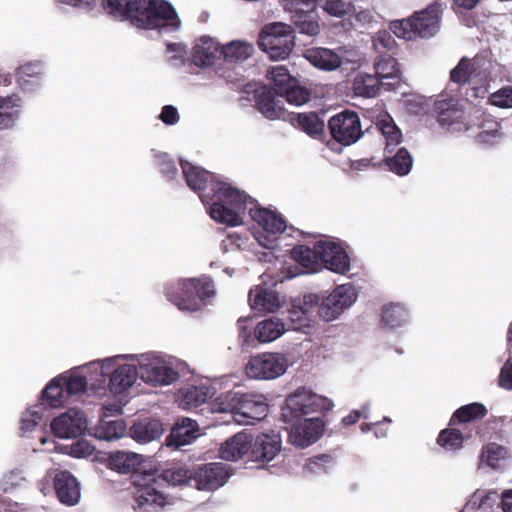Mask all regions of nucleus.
I'll list each match as a JSON object with an SVG mask.
<instances>
[{"mask_svg":"<svg viewBox=\"0 0 512 512\" xmlns=\"http://www.w3.org/2000/svg\"><path fill=\"white\" fill-rule=\"evenodd\" d=\"M318 253L320 265L335 273L344 274L350 269V260L346 251L338 244L331 241H319Z\"/></svg>","mask_w":512,"mask_h":512,"instance_id":"nucleus-17","label":"nucleus"},{"mask_svg":"<svg viewBox=\"0 0 512 512\" xmlns=\"http://www.w3.org/2000/svg\"><path fill=\"white\" fill-rule=\"evenodd\" d=\"M441 14L440 3L434 1L408 18L391 21L389 28L394 35L405 40L429 38L438 31Z\"/></svg>","mask_w":512,"mask_h":512,"instance_id":"nucleus-5","label":"nucleus"},{"mask_svg":"<svg viewBox=\"0 0 512 512\" xmlns=\"http://www.w3.org/2000/svg\"><path fill=\"white\" fill-rule=\"evenodd\" d=\"M311 138L319 140L334 152H341L343 146L358 141L363 130H304Z\"/></svg>","mask_w":512,"mask_h":512,"instance_id":"nucleus-18","label":"nucleus"},{"mask_svg":"<svg viewBox=\"0 0 512 512\" xmlns=\"http://www.w3.org/2000/svg\"><path fill=\"white\" fill-rule=\"evenodd\" d=\"M292 21L301 34L316 36L320 32V25L313 15V10H301L294 13Z\"/></svg>","mask_w":512,"mask_h":512,"instance_id":"nucleus-44","label":"nucleus"},{"mask_svg":"<svg viewBox=\"0 0 512 512\" xmlns=\"http://www.w3.org/2000/svg\"><path fill=\"white\" fill-rule=\"evenodd\" d=\"M488 414L487 408L479 402H473L463 405L454 411L449 426H458L470 424L476 420H481Z\"/></svg>","mask_w":512,"mask_h":512,"instance_id":"nucleus-32","label":"nucleus"},{"mask_svg":"<svg viewBox=\"0 0 512 512\" xmlns=\"http://www.w3.org/2000/svg\"><path fill=\"white\" fill-rule=\"evenodd\" d=\"M318 252V242L313 249L305 245H296L291 250V256L303 267L317 271L320 267V254Z\"/></svg>","mask_w":512,"mask_h":512,"instance_id":"nucleus-40","label":"nucleus"},{"mask_svg":"<svg viewBox=\"0 0 512 512\" xmlns=\"http://www.w3.org/2000/svg\"><path fill=\"white\" fill-rule=\"evenodd\" d=\"M135 482L140 484L142 488L133 492L134 510L137 512H154L167 504V497L160 488L164 484L172 486L187 484L192 486V469L173 466L161 473H158L157 470H149L143 476L136 475Z\"/></svg>","mask_w":512,"mask_h":512,"instance_id":"nucleus-2","label":"nucleus"},{"mask_svg":"<svg viewBox=\"0 0 512 512\" xmlns=\"http://www.w3.org/2000/svg\"><path fill=\"white\" fill-rule=\"evenodd\" d=\"M68 396L78 395L87 390V378L80 374H71L69 376L59 375Z\"/></svg>","mask_w":512,"mask_h":512,"instance_id":"nucleus-54","label":"nucleus"},{"mask_svg":"<svg viewBox=\"0 0 512 512\" xmlns=\"http://www.w3.org/2000/svg\"><path fill=\"white\" fill-rule=\"evenodd\" d=\"M86 428L87 420L84 413L75 409H69L51 422V429L54 435L59 438L79 437Z\"/></svg>","mask_w":512,"mask_h":512,"instance_id":"nucleus-15","label":"nucleus"},{"mask_svg":"<svg viewBox=\"0 0 512 512\" xmlns=\"http://www.w3.org/2000/svg\"><path fill=\"white\" fill-rule=\"evenodd\" d=\"M248 299L251 308L258 312H274L280 307L278 294L262 286L251 289Z\"/></svg>","mask_w":512,"mask_h":512,"instance_id":"nucleus-27","label":"nucleus"},{"mask_svg":"<svg viewBox=\"0 0 512 512\" xmlns=\"http://www.w3.org/2000/svg\"><path fill=\"white\" fill-rule=\"evenodd\" d=\"M163 431V425L159 419L145 417L134 422L130 428V435L139 443H148L159 438Z\"/></svg>","mask_w":512,"mask_h":512,"instance_id":"nucleus-24","label":"nucleus"},{"mask_svg":"<svg viewBox=\"0 0 512 512\" xmlns=\"http://www.w3.org/2000/svg\"><path fill=\"white\" fill-rule=\"evenodd\" d=\"M475 67L471 59L463 57L458 64L450 71V80L458 85H464L474 73Z\"/></svg>","mask_w":512,"mask_h":512,"instance_id":"nucleus-50","label":"nucleus"},{"mask_svg":"<svg viewBox=\"0 0 512 512\" xmlns=\"http://www.w3.org/2000/svg\"><path fill=\"white\" fill-rule=\"evenodd\" d=\"M432 111L437 122L442 126L461 124L466 114L460 99L444 93L435 100Z\"/></svg>","mask_w":512,"mask_h":512,"instance_id":"nucleus-14","label":"nucleus"},{"mask_svg":"<svg viewBox=\"0 0 512 512\" xmlns=\"http://www.w3.org/2000/svg\"><path fill=\"white\" fill-rule=\"evenodd\" d=\"M253 441V435L246 431L239 432L223 443L220 447V457L226 461H235L248 452Z\"/></svg>","mask_w":512,"mask_h":512,"instance_id":"nucleus-22","label":"nucleus"},{"mask_svg":"<svg viewBox=\"0 0 512 512\" xmlns=\"http://www.w3.org/2000/svg\"><path fill=\"white\" fill-rule=\"evenodd\" d=\"M213 395L214 389L211 386L188 385L179 390L178 401L183 408L191 409L205 403Z\"/></svg>","mask_w":512,"mask_h":512,"instance_id":"nucleus-25","label":"nucleus"},{"mask_svg":"<svg viewBox=\"0 0 512 512\" xmlns=\"http://www.w3.org/2000/svg\"><path fill=\"white\" fill-rule=\"evenodd\" d=\"M139 376L143 381L154 386L170 385L179 378V374L176 370L158 362L140 364Z\"/></svg>","mask_w":512,"mask_h":512,"instance_id":"nucleus-20","label":"nucleus"},{"mask_svg":"<svg viewBox=\"0 0 512 512\" xmlns=\"http://www.w3.org/2000/svg\"><path fill=\"white\" fill-rule=\"evenodd\" d=\"M253 51V46L246 42L232 41L221 46L220 55L228 62H239L249 58Z\"/></svg>","mask_w":512,"mask_h":512,"instance_id":"nucleus-43","label":"nucleus"},{"mask_svg":"<svg viewBox=\"0 0 512 512\" xmlns=\"http://www.w3.org/2000/svg\"><path fill=\"white\" fill-rule=\"evenodd\" d=\"M95 437L101 440H115L121 438L126 431V424L122 419H101L93 428Z\"/></svg>","mask_w":512,"mask_h":512,"instance_id":"nucleus-37","label":"nucleus"},{"mask_svg":"<svg viewBox=\"0 0 512 512\" xmlns=\"http://www.w3.org/2000/svg\"><path fill=\"white\" fill-rule=\"evenodd\" d=\"M330 460L331 457L329 455H318L309 459L305 467L312 473L326 472L325 464L329 463Z\"/></svg>","mask_w":512,"mask_h":512,"instance_id":"nucleus-62","label":"nucleus"},{"mask_svg":"<svg viewBox=\"0 0 512 512\" xmlns=\"http://www.w3.org/2000/svg\"><path fill=\"white\" fill-rule=\"evenodd\" d=\"M372 47L378 55H396L398 44L387 30H380L372 37Z\"/></svg>","mask_w":512,"mask_h":512,"instance_id":"nucleus-47","label":"nucleus"},{"mask_svg":"<svg viewBox=\"0 0 512 512\" xmlns=\"http://www.w3.org/2000/svg\"><path fill=\"white\" fill-rule=\"evenodd\" d=\"M259 48L273 60L289 57L295 46V31L291 25L274 22L266 24L258 38Z\"/></svg>","mask_w":512,"mask_h":512,"instance_id":"nucleus-7","label":"nucleus"},{"mask_svg":"<svg viewBox=\"0 0 512 512\" xmlns=\"http://www.w3.org/2000/svg\"><path fill=\"white\" fill-rule=\"evenodd\" d=\"M322 298L313 293L305 294L302 298L295 299L292 303L298 304L305 315L311 317V314L317 310L319 314V306L321 304Z\"/></svg>","mask_w":512,"mask_h":512,"instance_id":"nucleus-57","label":"nucleus"},{"mask_svg":"<svg viewBox=\"0 0 512 512\" xmlns=\"http://www.w3.org/2000/svg\"><path fill=\"white\" fill-rule=\"evenodd\" d=\"M386 168L395 173L398 176L407 175L413 165V158L409 151L402 147L400 148L394 156H387L383 160Z\"/></svg>","mask_w":512,"mask_h":512,"instance_id":"nucleus-38","label":"nucleus"},{"mask_svg":"<svg viewBox=\"0 0 512 512\" xmlns=\"http://www.w3.org/2000/svg\"><path fill=\"white\" fill-rule=\"evenodd\" d=\"M67 397L60 376L53 378L42 391L43 400L53 408L63 406Z\"/></svg>","mask_w":512,"mask_h":512,"instance_id":"nucleus-42","label":"nucleus"},{"mask_svg":"<svg viewBox=\"0 0 512 512\" xmlns=\"http://www.w3.org/2000/svg\"><path fill=\"white\" fill-rule=\"evenodd\" d=\"M255 104L258 111L267 119L286 120L287 111L280 107L275 100V92L266 87H259L254 91Z\"/></svg>","mask_w":512,"mask_h":512,"instance_id":"nucleus-23","label":"nucleus"},{"mask_svg":"<svg viewBox=\"0 0 512 512\" xmlns=\"http://www.w3.org/2000/svg\"><path fill=\"white\" fill-rule=\"evenodd\" d=\"M375 75L383 85H394L401 77L395 55H378L374 62Z\"/></svg>","mask_w":512,"mask_h":512,"instance_id":"nucleus-30","label":"nucleus"},{"mask_svg":"<svg viewBox=\"0 0 512 512\" xmlns=\"http://www.w3.org/2000/svg\"><path fill=\"white\" fill-rule=\"evenodd\" d=\"M54 489L61 503L73 506L80 499V485L68 471H61L54 478Z\"/></svg>","mask_w":512,"mask_h":512,"instance_id":"nucleus-21","label":"nucleus"},{"mask_svg":"<svg viewBox=\"0 0 512 512\" xmlns=\"http://www.w3.org/2000/svg\"><path fill=\"white\" fill-rule=\"evenodd\" d=\"M497 493L495 491L476 490L469 501L472 508L489 512L496 501Z\"/></svg>","mask_w":512,"mask_h":512,"instance_id":"nucleus-52","label":"nucleus"},{"mask_svg":"<svg viewBox=\"0 0 512 512\" xmlns=\"http://www.w3.org/2000/svg\"><path fill=\"white\" fill-rule=\"evenodd\" d=\"M324 426V421L319 417L303 419L291 428L289 441L301 448L308 447L321 437Z\"/></svg>","mask_w":512,"mask_h":512,"instance_id":"nucleus-16","label":"nucleus"},{"mask_svg":"<svg viewBox=\"0 0 512 512\" xmlns=\"http://www.w3.org/2000/svg\"><path fill=\"white\" fill-rule=\"evenodd\" d=\"M279 96L284 97L290 104L300 106L310 100L311 91L304 86H301L298 80H295L287 89H285Z\"/></svg>","mask_w":512,"mask_h":512,"instance_id":"nucleus-48","label":"nucleus"},{"mask_svg":"<svg viewBox=\"0 0 512 512\" xmlns=\"http://www.w3.org/2000/svg\"><path fill=\"white\" fill-rule=\"evenodd\" d=\"M248 318H239L237 321L239 329V339L241 340L242 347H253L257 341L255 333L253 334L251 329L247 326Z\"/></svg>","mask_w":512,"mask_h":512,"instance_id":"nucleus-58","label":"nucleus"},{"mask_svg":"<svg viewBox=\"0 0 512 512\" xmlns=\"http://www.w3.org/2000/svg\"><path fill=\"white\" fill-rule=\"evenodd\" d=\"M284 324L278 318H270L258 323L255 328V336L260 343H268L276 340L284 333Z\"/></svg>","mask_w":512,"mask_h":512,"instance_id":"nucleus-39","label":"nucleus"},{"mask_svg":"<svg viewBox=\"0 0 512 512\" xmlns=\"http://www.w3.org/2000/svg\"><path fill=\"white\" fill-rule=\"evenodd\" d=\"M288 314L290 321L297 325L296 328L308 326L310 322V317L308 315H305V312L302 311L298 304L292 303L291 309H289Z\"/></svg>","mask_w":512,"mask_h":512,"instance_id":"nucleus-60","label":"nucleus"},{"mask_svg":"<svg viewBox=\"0 0 512 512\" xmlns=\"http://www.w3.org/2000/svg\"><path fill=\"white\" fill-rule=\"evenodd\" d=\"M322 9L333 17L342 18L354 11V6L344 0H325Z\"/></svg>","mask_w":512,"mask_h":512,"instance_id":"nucleus-55","label":"nucleus"},{"mask_svg":"<svg viewBox=\"0 0 512 512\" xmlns=\"http://www.w3.org/2000/svg\"><path fill=\"white\" fill-rule=\"evenodd\" d=\"M230 477L226 464L212 462L192 469V486L198 490L212 491L223 486Z\"/></svg>","mask_w":512,"mask_h":512,"instance_id":"nucleus-11","label":"nucleus"},{"mask_svg":"<svg viewBox=\"0 0 512 512\" xmlns=\"http://www.w3.org/2000/svg\"><path fill=\"white\" fill-rule=\"evenodd\" d=\"M249 215L269 234L278 235L283 233L286 229L284 218L268 209L257 206L250 207Z\"/></svg>","mask_w":512,"mask_h":512,"instance_id":"nucleus-26","label":"nucleus"},{"mask_svg":"<svg viewBox=\"0 0 512 512\" xmlns=\"http://www.w3.org/2000/svg\"><path fill=\"white\" fill-rule=\"evenodd\" d=\"M382 84L375 74L359 72L353 79L352 90L356 96L365 98L376 97Z\"/></svg>","mask_w":512,"mask_h":512,"instance_id":"nucleus-34","label":"nucleus"},{"mask_svg":"<svg viewBox=\"0 0 512 512\" xmlns=\"http://www.w3.org/2000/svg\"><path fill=\"white\" fill-rule=\"evenodd\" d=\"M356 298V291L351 284L337 286L327 297L322 298L319 317L326 322L336 319Z\"/></svg>","mask_w":512,"mask_h":512,"instance_id":"nucleus-9","label":"nucleus"},{"mask_svg":"<svg viewBox=\"0 0 512 512\" xmlns=\"http://www.w3.org/2000/svg\"><path fill=\"white\" fill-rule=\"evenodd\" d=\"M489 103L499 108H512V86L507 85L490 94Z\"/></svg>","mask_w":512,"mask_h":512,"instance_id":"nucleus-56","label":"nucleus"},{"mask_svg":"<svg viewBox=\"0 0 512 512\" xmlns=\"http://www.w3.org/2000/svg\"><path fill=\"white\" fill-rule=\"evenodd\" d=\"M286 120H288L293 126L298 125L299 128H324V122L320 120L318 114L315 112H287Z\"/></svg>","mask_w":512,"mask_h":512,"instance_id":"nucleus-49","label":"nucleus"},{"mask_svg":"<svg viewBox=\"0 0 512 512\" xmlns=\"http://www.w3.org/2000/svg\"><path fill=\"white\" fill-rule=\"evenodd\" d=\"M105 12L143 29H157L165 22L175 28L180 25L173 6L165 0H102Z\"/></svg>","mask_w":512,"mask_h":512,"instance_id":"nucleus-1","label":"nucleus"},{"mask_svg":"<svg viewBox=\"0 0 512 512\" xmlns=\"http://www.w3.org/2000/svg\"><path fill=\"white\" fill-rule=\"evenodd\" d=\"M267 78L270 79L273 84V92L276 93V95H280L285 89H287L295 80L289 70L284 65H276L271 67L267 71Z\"/></svg>","mask_w":512,"mask_h":512,"instance_id":"nucleus-45","label":"nucleus"},{"mask_svg":"<svg viewBox=\"0 0 512 512\" xmlns=\"http://www.w3.org/2000/svg\"><path fill=\"white\" fill-rule=\"evenodd\" d=\"M215 412H231L240 424L252 425L264 419L268 405L263 396L228 391L220 394L212 403Z\"/></svg>","mask_w":512,"mask_h":512,"instance_id":"nucleus-4","label":"nucleus"},{"mask_svg":"<svg viewBox=\"0 0 512 512\" xmlns=\"http://www.w3.org/2000/svg\"><path fill=\"white\" fill-rule=\"evenodd\" d=\"M180 166L188 187L198 193L203 203H209L212 189L216 188L220 180L215 174L188 161L180 160Z\"/></svg>","mask_w":512,"mask_h":512,"instance_id":"nucleus-10","label":"nucleus"},{"mask_svg":"<svg viewBox=\"0 0 512 512\" xmlns=\"http://www.w3.org/2000/svg\"><path fill=\"white\" fill-rule=\"evenodd\" d=\"M144 463L143 455L134 452L115 451L111 452L107 458V467L109 469L119 474H131L135 491L142 488L140 484L135 482V476H143L149 472V470L145 469Z\"/></svg>","mask_w":512,"mask_h":512,"instance_id":"nucleus-12","label":"nucleus"},{"mask_svg":"<svg viewBox=\"0 0 512 512\" xmlns=\"http://www.w3.org/2000/svg\"><path fill=\"white\" fill-rule=\"evenodd\" d=\"M405 310L400 305L389 304L383 308L382 323L389 327L395 328L405 321Z\"/></svg>","mask_w":512,"mask_h":512,"instance_id":"nucleus-53","label":"nucleus"},{"mask_svg":"<svg viewBox=\"0 0 512 512\" xmlns=\"http://www.w3.org/2000/svg\"><path fill=\"white\" fill-rule=\"evenodd\" d=\"M281 449V438L278 434L262 433L253 437L250 456L253 461L269 462Z\"/></svg>","mask_w":512,"mask_h":512,"instance_id":"nucleus-19","label":"nucleus"},{"mask_svg":"<svg viewBox=\"0 0 512 512\" xmlns=\"http://www.w3.org/2000/svg\"><path fill=\"white\" fill-rule=\"evenodd\" d=\"M471 438V434H464L457 426H449L440 431L437 444L445 451L455 452L463 447L465 440Z\"/></svg>","mask_w":512,"mask_h":512,"instance_id":"nucleus-35","label":"nucleus"},{"mask_svg":"<svg viewBox=\"0 0 512 512\" xmlns=\"http://www.w3.org/2000/svg\"><path fill=\"white\" fill-rule=\"evenodd\" d=\"M215 295L211 277L203 275L182 281L177 287L167 289V299L180 310L197 311L204 300Z\"/></svg>","mask_w":512,"mask_h":512,"instance_id":"nucleus-6","label":"nucleus"},{"mask_svg":"<svg viewBox=\"0 0 512 512\" xmlns=\"http://www.w3.org/2000/svg\"><path fill=\"white\" fill-rule=\"evenodd\" d=\"M158 164L160 172L168 179H174L178 173L175 162L169 157L168 154L162 153L158 157Z\"/></svg>","mask_w":512,"mask_h":512,"instance_id":"nucleus-59","label":"nucleus"},{"mask_svg":"<svg viewBox=\"0 0 512 512\" xmlns=\"http://www.w3.org/2000/svg\"><path fill=\"white\" fill-rule=\"evenodd\" d=\"M209 214L212 219L229 226H238L243 223L242 216L250 207H256V201L244 191L220 181L212 189Z\"/></svg>","mask_w":512,"mask_h":512,"instance_id":"nucleus-3","label":"nucleus"},{"mask_svg":"<svg viewBox=\"0 0 512 512\" xmlns=\"http://www.w3.org/2000/svg\"><path fill=\"white\" fill-rule=\"evenodd\" d=\"M305 57L313 66L325 71L336 70L342 64V58L336 52L323 47L307 49Z\"/></svg>","mask_w":512,"mask_h":512,"instance_id":"nucleus-29","label":"nucleus"},{"mask_svg":"<svg viewBox=\"0 0 512 512\" xmlns=\"http://www.w3.org/2000/svg\"><path fill=\"white\" fill-rule=\"evenodd\" d=\"M161 121L169 126L175 125L179 121V113L176 107L173 105H165L159 115Z\"/></svg>","mask_w":512,"mask_h":512,"instance_id":"nucleus-63","label":"nucleus"},{"mask_svg":"<svg viewBox=\"0 0 512 512\" xmlns=\"http://www.w3.org/2000/svg\"><path fill=\"white\" fill-rule=\"evenodd\" d=\"M327 128H361L360 119L355 111L345 109L329 119Z\"/></svg>","mask_w":512,"mask_h":512,"instance_id":"nucleus-51","label":"nucleus"},{"mask_svg":"<svg viewBox=\"0 0 512 512\" xmlns=\"http://www.w3.org/2000/svg\"><path fill=\"white\" fill-rule=\"evenodd\" d=\"M139 375L134 365L124 364L116 368L110 376L109 389L114 394H121L131 387Z\"/></svg>","mask_w":512,"mask_h":512,"instance_id":"nucleus-31","label":"nucleus"},{"mask_svg":"<svg viewBox=\"0 0 512 512\" xmlns=\"http://www.w3.org/2000/svg\"><path fill=\"white\" fill-rule=\"evenodd\" d=\"M198 426L196 421L189 418H183L181 422H177L172 428L167 438L168 445L180 447L189 444L197 437Z\"/></svg>","mask_w":512,"mask_h":512,"instance_id":"nucleus-33","label":"nucleus"},{"mask_svg":"<svg viewBox=\"0 0 512 512\" xmlns=\"http://www.w3.org/2000/svg\"><path fill=\"white\" fill-rule=\"evenodd\" d=\"M221 47L211 37L203 36L195 44L192 50V62L198 67L211 66Z\"/></svg>","mask_w":512,"mask_h":512,"instance_id":"nucleus-28","label":"nucleus"},{"mask_svg":"<svg viewBox=\"0 0 512 512\" xmlns=\"http://www.w3.org/2000/svg\"><path fill=\"white\" fill-rule=\"evenodd\" d=\"M19 101L15 96L0 97V128L13 125L14 120L19 117Z\"/></svg>","mask_w":512,"mask_h":512,"instance_id":"nucleus-46","label":"nucleus"},{"mask_svg":"<svg viewBox=\"0 0 512 512\" xmlns=\"http://www.w3.org/2000/svg\"><path fill=\"white\" fill-rule=\"evenodd\" d=\"M509 457V451L505 446L490 442L483 445L480 454L481 462L485 463L492 469H498L501 461Z\"/></svg>","mask_w":512,"mask_h":512,"instance_id":"nucleus-41","label":"nucleus"},{"mask_svg":"<svg viewBox=\"0 0 512 512\" xmlns=\"http://www.w3.org/2000/svg\"><path fill=\"white\" fill-rule=\"evenodd\" d=\"M501 137L499 130H482L476 136V142L480 145L491 146L498 143Z\"/></svg>","mask_w":512,"mask_h":512,"instance_id":"nucleus-61","label":"nucleus"},{"mask_svg":"<svg viewBox=\"0 0 512 512\" xmlns=\"http://www.w3.org/2000/svg\"><path fill=\"white\" fill-rule=\"evenodd\" d=\"M287 360L279 353H262L250 357L245 372L254 379H275L286 371Z\"/></svg>","mask_w":512,"mask_h":512,"instance_id":"nucleus-8","label":"nucleus"},{"mask_svg":"<svg viewBox=\"0 0 512 512\" xmlns=\"http://www.w3.org/2000/svg\"><path fill=\"white\" fill-rule=\"evenodd\" d=\"M318 397L311 391L300 388L287 397L285 406L282 408V417L285 422H291L303 415L316 411Z\"/></svg>","mask_w":512,"mask_h":512,"instance_id":"nucleus-13","label":"nucleus"},{"mask_svg":"<svg viewBox=\"0 0 512 512\" xmlns=\"http://www.w3.org/2000/svg\"><path fill=\"white\" fill-rule=\"evenodd\" d=\"M44 74V67L41 61L25 63L16 69V78L18 84L23 89H29L31 85L36 84Z\"/></svg>","mask_w":512,"mask_h":512,"instance_id":"nucleus-36","label":"nucleus"},{"mask_svg":"<svg viewBox=\"0 0 512 512\" xmlns=\"http://www.w3.org/2000/svg\"><path fill=\"white\" fill-rule=\"evenodd\" d=\"M499 382L502 387L512 389V357L502 367Z\"/></svg>","mask_w":512,"mask_h":512,"instance_id":"nucleus-64","label":"nucleus"}]
</instances>
